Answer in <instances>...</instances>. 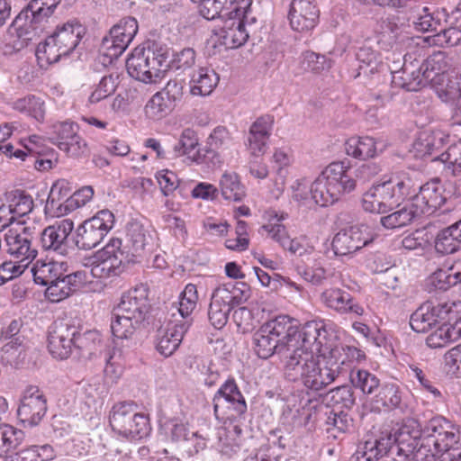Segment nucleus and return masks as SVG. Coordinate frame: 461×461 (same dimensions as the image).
<instances>
[{
  "mask_svg": "<svg viewBox=\"0 0 461 461\" xmlns=\"http://www.w3.org/2000/svg\"><path fill=\"white\" fill-rule=\"evenodd\" d=\"M420 217V212L414 207V203L411 198L403 205L395 207L388 214L382 216L380 223L387 230H393L405 227Z\"/></svg>",
  "mask_w": 461,
  "mask_h": 461,
  "instance_id": "obj_36",
  "label": "nucleus"
},
{
  "mask_svg": "<svg viewBox=\"0 0 461 461\" xmlns=\"http://www.w3.org/2000/svg\"><path fill=\"white\" fill-rule=\"evenodd\" d=\"M402 394L398 384L387 383L381 386L375 401L377 404L389 410H399L401 412H405L407 405L403 402Z\"/></svg>",
  "mask_w": 461,
  "mask_h": 461,
  "instance_id": "obj_43",
  "label": "nucleus"
},
{
  "mask_svg": "<svg viewBox=\"0 0 461 461\" xmlns=\"http://www.w3.org/2000/svg\"><path fill=\"white\" fill-rule=\"evenodd\" d=\"M86 33V28L77 20H69L50 35L51 41L61 49V53L68 55L78 45Z\"/></svg>",
  "mask_w": 461,
  "mask_h": 461,
  "instance_id": "obj_33",
  "label": "nucleus"
},
{
  "mask_svg": "<svg viewBox=\"0 0 461 461\" xmlns=\"http://www.w3.org/2000/svg\"><path fill=\"white\" fill-rule=\"evenodd\" d=\"M197 301L198 293L196 285L193 284L186 285L181 294L179 306L177 308L180 319H175L174 321L180 323H183V321H188L191 327L193 324L191 314L196 308Z\"/></svg>",
  "mask_w": 461,
  "mask_h": 461,
  "instance_id": "obj_46",
  "label": "nucleus"
},
{
  "mask_svg": "<svg viewBox=\"0 0 461 461\" xmlns=\"http://www.w3.org/2000/svg\"><path fill=\"white\" fill-rule=\"evenodd\" d=\"M350 382L365 394L373 393L380 384L379 379L374 374L364 369L351 371Z\"/></svg>",
  "mask_w": 461,
  "mask_h": 461,
  "instance_id": "obj_57",
  "label": "nucleus"
},
{
  "mask_svg": "<svg viewBox=\"0 0 461 461\" xmlns=\"http://www.w3.org/2000/svg\"><path fill=\"white\" fill-rule=\"evenodd\" d=\"M327 355L337 363L339 373L341 372L342 366L353 362H361L366 358V354L363 350L355 346L339 344L336 341V339L332 340Z\"/></svg>",
  "mask_w": 461,
  "mask_h": 461,
  "instance_id": "obj_42",
  "label": "nucleus"
},
{
  "mask_svg": "<svg viewBox=\"0 0 461 461\" xmlns=\"http://www.w3.org/2000/svg\"><path fill=\"white\" fill-rule=\"evenodd\" d=\"M420 63L421 70L423 69L427 76H429V81L433 80L434 75L436 76L440 73H444L448 68L447 58L442 51L433 53Z\"/></svg>",
  "mask_w": 461,
  "mask_h": 461,
  "instance_id": "obj_63",
  "label": "nucleus"
},
{
  "mask_svg": "<svg viewBox=\"0 0 461 461\" xmlns=\"http://www.w3.org/2000/svg\"><path fill=\"white\" fill-rule=\"evenodd\" d=\"M73 229L74 222L69 219H65L39 231L42 249L59 256L68 255L69 250L68 238Z\"/></svg>",
  "mask_w": 461,
  "mask_h": 461,
  "instance_id": "obj_24",
  "label": "nucleus"
},
{
  "mask_svg": "<svg viewBox=\"0 0 461 461\" xmlns=\"http://www.w3.org/2000/svg\"><path fill=\"white\" fill-rule=\"evenodd\" d=\"M414 181H416L414 179ZM416 189L408 197L414 203V207L421 216L434 214L445 203L447 198L444 194V187L438 178H434L419 186L415 182Z\"/></svg>",
  "mask_w": 461,
  "mask_h": 461,
  "instance_id": "obj_21",
  "label": "nucleus"
},
{
  "mask_svg": "<svg viewBox=\"0 0 461 461\" xmlns=\"http://www.w3.org/2000/svg\"><path fill=\"white\" fill-rule=\"evenodd\" d=\"M39 230L34 226L18 224L4 233L5 248L7 254L19 262H32L38 255L37 240Z\"/></svg>",
  "mask_w": 461,
  "mask_h": 461,
  "instance_id": "obj_11",
  "label": "nucleus"
},
{
  "mask_svg": "<svg viewBox=\"0 0 461 461\" xmlns=\"http://www.w3.org/2000/svg\"><path fill=\"white\" fill-rule=\"evenodd\" d=\"M356 57L359 62V75L361 73L365 75L374 74L381 64L380 54L367 43L363 44L357 50Z\"/></svg>",
  "mask_w": 461,
  "mask_h": 461,
  "instance_id": "obj_51",
  "label": "nucleus"
},
{
  "mask_svg": "<svg viewBox=\"0 0 461 461\" xmlns=\"http://www.w3.org/2000/svg\"><path fill=\"white\" fill-rule=\"evenodd\" d=\"M63 56L67 55L61 53V49L50 36L39 43L36 49V58L41 68H46L49 65L58 62Z\"/></svg>",
  "mask_w": 461,
  "mask_h": 461,
  "instance_id": "obj_52",
  "label": "nucleus"
},
{
  "mask_svg": "<svg viewBox=\"0 0 461 461\" xmlns=\"http://www.w3.org/2000/svg\"><path fill=\"white\" fill-rule=\"evenodd\" d=\"M114 215L109 210H101L86 220L77 229L76 245L80 249L95 248L113 228Z\"/></svg>",
  "mask_w": 461,
  "mask_h": 461,
  "instance_id": "obj_14",
  "label": "nucleus"
},
{
  "mask_svg": "<svg viewBox=\"0 0 461 461\" xmlns=\"http://www.w3.org/2000/svg\"><path fill=\"white\" fill-rule=\"evenodd\" d=\"M421 444L416 456L425 461H437L438 457L458 445V429L443 416H434L421 425Z\"/></svg>",
  "mask_w": 461,
  "mask_h": 461,
  "instance_id": "obj_6",
  "label": "nucleus"
},
{
  "mask_svg": "<svg viewBox=\"0 0 461 461\" xmlns=\"http://www.w3.org/2000/svg\"><path fill=\"white\" fill-rule=\"evenodd\" d=\"M198 4L200 14L206 20H214L225 10L228 13L242 12L249 5V0H191Z\"/></svg>",
  "mask_w": 461,
  "mask_h": 461,
  "instance_id": "obj_37",
  "label": "nucleus"
},
{
  "mask_svg": "<svg viewBox=\"0 0 461 461\" xmlns=\"http://www.w3.org/2000/svg\"><path fill=\"white\" fill-rule=\"evenodd\" d=\"M114 309L130 315L135 322H142L150 309L148 286L141 284L122 294Z\"/></svg>",
  "mask_w": 461,
  "mask_h": 461,
  "instance_id": "obj_25",
  "label": "nucleus"
},
{
  "mask_svg": "<svg viewBox=\"0 0 461 461\" xmlns=\"http://www.w3.org/2000/svg\"><path fill=\"white\" fill-rule=\"evenodd\" d=\"M456 285L461 287V258L456 261L450 258L445 259L427 279L429 292L447 291Z\"/></svg>",
  "mask_w": 461,
  "mask_h": 461,
  "instance_id": "obj_27",
  "label": "nucleus"
},
{
  "mask_svg": "<svg viewBox=\"0 0 461 461\" xmlns=\"http://www.w3.org/2000/svg\"><path fill=\"white\" fill-rule=\"evenodd\" d=\"M296 343L292 348L294 350H305L312 355H327L332 340L336 336L329 332L323 322L312 321L306 322L300 330L296 326Z\"/></svg>",
  "mask_w": 461,
  "mask_h": 461,
  "instance_id": "obj_15",
  "label": "nucleus"
},
{
  "mask_svg": "<svg viewBox=\"0 0 461 461\" xmlns=\"http://www.w3.org/2000/svg\"><path fill=\"white\" fill-rule=\"evenodd\" d=\"M444 164V168L452 175L459 176V184H456V193L461 195V142L450 145L447 149L433 158Z\"/></svg>",
  "mask_w": 461,
  "mask_h": 461,
  "instance_id": "obj_45",
  "label": "nucleus"
},
{
  "mask_svg": "<svg viewBox=\"0 0 461 461\" xmlns=\"http://www.w3.org/2000/svg\"><path fill=\"white\" fill-rule=\"evenodd\" d=\"M128 237L131 243V252L130 257L134 259L141 255L149 245L151 237L147 234L145 229L138 223L131 224L128 230Z\"/></svg>",
  "mask_w": 461,
  "mask_h": 461,
  "instance_id": "obj_54",
  "label": "nucleus"
},
{
  "mask_svg": "<svg viewBox=\"0 0 461 461\" xmlns=\"http://www.w3.org/2000/svg\"><path fill=\"white\" fill-rule=\"evenodd\" d=\"M421 437L420 422L414 418L403 419L393 436H366L350 461H425L416 456Z\"/></svg>",
  "mask_w": 461,
  "mask_h": 461,
  "instance_id": "obj_1",
  "label": "nucleus"
},
{
  "mask_svg": "<svg viewBox=\"0 0 461 461\" xmlns=\"http://www.w3.org/2000/svg\"><path fill=\"white\" fill-rule=\"evenodd\" d=\"M376 236L368 226H352L339 230L333 237L331 248L336 256H349L368 246Z\"/></svg>",
  "mask_w": 461,
  "mask_h": 461,
  "instance_id": "obj_19",
  "label": "nucleus"
},
{
  "mask_svg": "<svg viewBox=\"0 0 461 461\" xmlns=\"http://www.w3.org/2000/svg\"><path fill=\"white\" fill-rule=\"evenodd\" d=\"M301 65L303 70L318 74L329 69L331 67V61L324 55L306 51L303 54Z\"/></svg>",
  "mask_w": 461,
  "mask_h": 461,
  "instance_id": "obj_64",
  "label": "nucleus"
},
{
  "mask_svg": "<svg viewBox=\"0 0 461 461\" xmlns=\"http://www.w3.org/2000/svg\"><path fill=\"white\" fill-rule=\"evenodd\" d=\"M119 78L118 74H110L103 77L94 92L90 95L89 102L96 104L113 95L120 83Z\"/></svg>",
  "mask_w": 461,
  "mask_h": 461,
  "instance_id": "obj_58",
  "label": "nucleus"
},
{
  "mask_svg": "<svg viewBox=\"0 0 461 461\" xmlns=\"http://www.w3.org/2000/svg\"><path fill=\"white\" fill-rule=\"evenodd\" d=\"M315 181L310 185L306 179H297L291 185L292 198L299 205L309 209L315 205L326 206L325 203L320 201L321 196L315 192Z\"/></svg>",
  "mask_w": 461,
  "mask_h": 461,
  "instance_id": "obj_39",
  "label": "nucleus"
},
{
  "mask_svg": "<svg viewBox=\"0 0 461 461\" xmlns=\"http://www.w3.org/2000/svg\"><path fill=\"white\" fill-rule=\"evenodd\" d=\"M284 372L289 381H301L306 388L320 391L338 378L339 368L329 355L294 350L285 357Z\"/></svg>",
  "mask_w": 461,
  "mask_h": 461,
  "instance_id": "obj_3",
  "label": "nucleus"
},
{
  "mask_svg": "<svg viewBox=\"0 0 461 461\" xmlns=\"http://www.w3.org/2000/svg\"><path fill=\"white\" fill-rule=\"evenodd\" d=\"M190 329V322L183 321V323L170 321L165 328H160L157 333V350L167 357L174 354L182 342L184 336Z\"/></svg>",
  "mask_w": 461,
  "mask_h": 461,
  "instance_id": "obj_28",
  "label": "nucleus"
},
{
  "mask_svg": "<svg viewBox=\"0 0 461 461\" xmlns=\"http://www.w3.org/2000/svg\"><path fill=\"white\" fill-rule=\"evenodd\" d=\"M122 240L113 238L100 250L92 257L91 275L93 277L106 279L119 276L122 274L128 264L135 259L130 257V253L122 247Z\"/></svg>",
  "mask_w": 461,
  "mask_h": 461,
  "instance_id": "obj_10",
  "label": "nucleus"
},
{
  "mask_svg": "<svg viewBox=\"0 0 461 461\" xmlns=\"http://www.w3.org/2000/svg\"><path fill=\"white\" fill-rule=\"evenodd\" d=\"M446 140V136L441 131H423L413 142V151L416 157L424 158L433 155L441 149Z\"/></svg>",
  "mask_w": 461,
  "mask_h": 461,
  "instance_id": "obj_41",
  "label": "nucleus"
},
{
  "mask_svg": "<svg viewBox=\"0 0 461 461\" xmlns=\"http://www.w3.org/2000/svg\"><path fill=\"white\" fill-rule=\"evenodd\" d=\"M321 303L328 308L340 313L362 315L364 309L357 303L352 295L340 288H328L321 294Z\"/></svg>",
  "mask_w": 461,
  "mask_h": 461,
  "instance_id": "obj_32",
  "label": "nucleus"
},
{
  "mask_svg": "<svg viewBox=\"0 0 461 461\" xmlns=\"http://www.w3.org/2000/svg\"><path fill=\"white\" fill-rule=\"evenodd\" d=\"M167 49L153 42L147 48H136L126 60L130 77L145 84L160 80L169 67Z\"/></svg>",
  "mask_w": 461,
  "mask_h": 461,
  "instance_id": "obj_7",
  "label": "nucleus"
},
{
  "mask_svg": "<svg viewBox=\"0 0 461 461\" xmlns=\"http://www.w3.org/2000/svg\"><path fill=\"white\" fill-rule=\"evenodd\" d=\"M435 249L442 254H452L461 249V245L450 226L438 232L435 240Z\"/></svg>",
  "mask_w": 461,
  "mask_h": 461,
  "instance_id": "obj_62",
  "label": "nucleus"
},
{
  "mask_svg": "<svg viewBox=\"0 0 461 461\" xmlns=\"http://www.w3.org/2000/svg\"><path fill=\"white\" fill-rule=\"evenodd\" d=\"M410 325L417 333L435 328L426 343L431 348H443L461 338V301L426 303L411 314Z\"/></svg>",
  "mask_w": 461,
  "mask_h": 461,
  "instance_id": "obj_2",
  "label": "nucleus"
},
{
  "mask_svg": "<svg viewBox=\"0 0 461 461\" xmlns=\"http://www.w3.org/2000/svg\"><path fill=\"white\" fill-rule=\"evenodd\" d=\"M429 82V76L421 70V63L416 59L409 61L407 56L402 68L392 74V85L406 91H418Z\"/></svg>",
  "mask_w": 461,
  "mask_h": 461,
  "instance_id": "obj_26",
  "label": "nucleus"
},
{
  "mask_svg": "<svg viewBox=\"0 0 461 461\" xmlns=\"http://www.w3.org/2000/svg\"><path fill=\"white\" fill-rule=\"evenodd\" d=\"M249 5L251 1L249 0ZM250 5L244 8L242 12H229L225 9L220 16L223 24L215 32V43L224 46L226 49H236L242 46L249 39V32L245 28L247 14Z\"/></svg>",
  "mask_w": 461,
  "mask_h": 461,
  "instance_id": "obj_13",
  "label": "nucleus"
},
{
  "mask_svg": "<svg viewBox=\"0 0 461 461\" xmlns=\"http://www.w3.org/2000/svg\"><path fill=\"white\" fill-rule=\"evenodd\" d=\"M387 146V141L381 138L351 137L345 143V150L348 156L365 160L379 156L386 149Z\"/></svg>",
  "mask_w": 461,
  "mask_h": 461,
  "instance_id": "obj_29",
  "label": "nucleus"
},
{
  "mask_svg": "<svg viewBox=\"0 0 461 461\" xmlns=\"http://www.w3.org/2000/svg\"><path fill=\"white\" fill-rule=\"evenodd\" d=\"M250 297L249 286L244 282H229L214 289L211 300L232 310Z\"/></svg>",
  "mask_w": 461,
  "mask_h": 461,
  "instance_id": "obj_31",
  "label": "nucleus"
},
{
  "mask_svg": "<svg viewBox=\"0 0 461 461\" xmlns=\"http://www.w3.org/2000/svg\"><path fill=\"white\" fill-rule=\"evenodd\" d=\"M138 22L134 17L127 16L113 25L109 34L104 36L101 44L103 55L112 61L118 59L128 48L138 32Z\"/></svg>",
  "mask_w": 461,
  "mask_h": 461,
  "instance_id": "obj_16",
  "label": "nucleus"
},
{
  "mask_svg": "<svg viewBox=\"0 0 461 461\" xmlns=\"http://www.w3.org/2000/svg\"><path fill=\"white\" fill-rule=\"evenodd\" d=\"M219 82L218 75L211 68H200L194 72L189 85L193 95L205 96L210 95Z\"/></svg>",
  "mask_w": 461,
  "mask_h": 461,
  "instance_id": "obj_40",
  "label": "nucleus"
},
{
  "mask_svg": "<svg viewBox=\"0 0 461 461\" xmlns=\"http://www.w3.org/2000/svg\"><path fill=\"white\" fill-rule=\"evenodd\" d=\"M430 45L442 48L455 47L461 43V29L458 27H448L440 30L439 32L427 38Z\"/></svg>",
  "mask_w": 461,
  "mask_h": 461,
  "instance_id": "obj_60",
  "label": "nucleus"
},
{
  "mask_svg": "<svg viewBox=\"0 0 461 461\" xmlns=\"http://www.w3.org/2000/svg\"><path fill=\"white\" fill-rule=\"evenodd\" d=\"M315 192L326 206L356 189V180L348 174V166L343 161L332 162L315 179Z\"/></svg>",
  "mask_w": 461,
  "mask_h": 461,
  "instance_id": "obj_8",
  "label": "nucleus"
},
{
  "mask_svg": "<svg viewBox=\"0 0 461 461\" xmlns=\"http://www.w3.org/2000/svg\"><path fill=\"white\" fill-rule=\"evenodd\" d=\"M61 0H30L16 15L8 28L11 35L18 38L26 36L37 25L48 21L54 14Z\"/></svg>",
  "mask_w": 461,
  "mask_h": 461,
  "instance_id": "obj_12",
  "label": "nucleus"
},
{
  "mask_svg": "<svg viewBox=\"0 0 461 461\" xmlns=\"http://www.w3.org/2000/svg\"><path fill=\"white\" fill-rule=\"evenodd\" d=\"M65 271L63 263L43 259H38L31 269L34 282L44 286L59 279Z\"/></svg>",
  "mask_w": 461,
  "mask_h": 461,
  "instance_id": "obj_38",
  "label": "nucleus"
},
{
  "mask_svg": "<svg viewBox=\"0 0 461 461\" xmlns=\"http://www.w3.org/2000/svg\"><path fill=\"white\" fill-rule=\"evenodd\" d=\"M86 282V276L85 272L77 271L68 275L63 272L59 279L46 285V297L53 303L60 302L80 289Z\"/></svg>",
  "mask_w": 461,
  "mask_h": 461,
  "instance_id": "obj_30",
  "label": "nucleus"
},
{
  "mask_svg": "<svg viewBox=\"0 0 461 461\" xmlns=\"http://www.w3.org/2000/svg\"><path fill=\"white\" fill-rule=\"evenodd\" d=\"M12 107L20 113L34 118L38 122H42L45 116L44 102L32 95L14 101Z\"/></svg>",
  "mask_w": 461,
  "mask_h": 461,
  "instance_id": "obj_47",
  "label": "nucleus"
},
{
  "mask_svg": "<svg viewBox=\"0 0 461 461\" xmlns=\"http://www.w3.org/2000/svg\"><path fill=\"white\" fill-rule=\"evenodd\" d=\"M75 334H77V326L70 320L55 321L49 331L50 353L56 358L67 359L75 352Z\"/></svg>",
  "mask_w": 461,
  "mask_h": 461,
  "instance_id": "obj_20",
  "label": "nucleus"
},
{
  "mask_svg": "<svg viewBox=\"0 0 461 461\" xmlns=\"http://www.w3.org/2000/svg\"><path fill=\"white\" fill-rule=\"evenodd\" d=\"M100 334L96 330H86L84 333L75 334V353L78 357H87L94 354L96 346L100 343Z\"/></svg>",
  "mask_w": 461,
  "mask_h": 461,
  "instance_id": "obj_50",
  "label": "nucleus"
},
{
  "mask_svg": "<svg viewBox=\"0 0 461 461\" xmlns=\"http://www.w3.org/2000/svg\"><path fill=\"white\" fill-rule=\"evenodd\" d=\"M47 411V400L43 393L35 386L28 387L17 410L21 423L26 427L37 426Z\"/></svg>",
  "mask_w": 461,
  "mask_h": 461,
  "instance_id": "obj_22",
  "label": "nucleus"
},
{
  "mask_svg": "<svg viewBox=\"0 0 461 461\" xmlns=\"http://www.w3.org/2000/svg\"><path fill=\"white\" fill-rule=\"evenodd\" d=\"M109 423L113 430L131 440L147 437L150 425L147 415L138 411L133 402H121L114 404L110 411Z\"/></svg>",
  "mask_w": 461,
  "mask_h": 461,
  "instance_id": "obj_9",
  "label": "nucleus"
},
{
  "mask_svg": "<svg viewBox=\"0 0 461 461\" xmlns=\"http://www.w3.org/2000/svg\"><path fill=\"white\" fill-rule=\"evenodd\" d=\"M174 104L165 98L159 92L156 93L145 106V113L148 117L153 120H159L167 115Z\"/></svg>",
  "mask_w": 461,
  "mask_h": 461,
  "instance_id": "obj_61",
  "label": "nucleus"
},
{
  "mask_svg": "<svg viewBox=\"0 0 461 461\" xmlns=\"http://www.w3.org/2000/svg\"><path fill=\"white\" fill-rule=\"evenodd\" d=\"M296 325L287 315H279L263 323L253 335L257 355L264 359L275 353L291 354L296 343Z\"/></svg>",
  "mask_w": 461,
  "mask_h": 461,
  "instance_id": "obj_5",
  "label": "nucleus"
},
{
  "mask_svg": "<svg viewBox=\"0 0 461 461\" xmlns=\"http://www.w3.org/2000/svg\"><path fill=\"white\" fill-rule=\"evenodd\" d=\"M213 411L217 419L242 416L247 411V402L233 378L226 380L215 393Z\"/></svg>",
  "mask_w": 461,
  "mask_h": 461,
  "instance_id": "obj_17",
  "label": "nucleus"
},
{
  "mask_svg": "<svg viewBox=\"0 0 461 461\" xmlns=\"http://www.w3.org/2000/svg\"><path fill=\"white\" fill-rule=\"evenodd\" d=\"M140 323L135 322L130 315L122 314L113 308L111 318V330L113 337L117 339L131 338Z\"/></svg>",
  "mask_w": 461,
  "mask_h": 461,
  "instance_id": "obj_44",
  "label": "nucleus"
},
{
  "mask_svg": "<svg viewBox=\"0 0 461 461\" xmlns=\"http://www.w3.org/2000/svg\"><path fill=\"white\" fill-rule=\"evenodd\" d=\"M220 188L224 199L241 201L245 196V189L235 173H224L220 180Z\"/></svg>",
  "mask_w": 461,
  "mask_h": 461,
  "instance_id": "obj_49",
  "label": "nucleus"
},
{
  "mask_svg": "<svg viewBox=\"0 0 461 461\" xmlns=\"http://www.w3.org/2000/svg\"><path fill=\"white\" fill-rule=\"evenodd\" d=\"M71 186L65 179L57 180L51 186L46 204L45 212L51 217H60L68 213L67 200L71 196Z\"/></svg>",
  "mask_w": 461,
  "mask_h": 461,
  "instance_id": "obj_35",
  "label": "nucleus"
},
{
  "mask_svg": "<svg viewBox=\"0 0 461 461\" xmlns=\"http://www.w3.org/2000/svg\"><path fill=\"white\" fill-rule=\"evenodd\" d=\"M326 401L338 410L350 409L355 403L351 388L348 385L338 386L330 390L326 395Z\"/></svg>",
  "mask_w": 461,
  "mask_h": 461,
  "instance_id": "obj_56",
  "label": "nucleus"
},
{
  "mask_svg": "<svg viewBox=\"0 0 461 461\" xmlns=\"http://www.w3.org/2000/svg\"><path fill=\"white\" fill-rule=\"evenodd\" d=\"M415 189L412 173L406 170L393 172L387 180L373 185L363 194L362 208L372 213H388L399 207Z\"/></svg>",
  "mask_w": 461,
  "mask_h": 461,
  "instance_id": "obj_4",
  "label": "nucleus"
},
{
  "mask_svg": "<svg viewBox=\"0 0 461 461\" xmlns=\"http://www.w3.org/2000/svg\"><path fill=\"white\" fill-rule=\"evenodd\" d=\"M320 10L315 0H291L287 20L291 29L298 32H308L318 23Z\"/></svg>",
  "mask_w": 461,
  "mask_h": 461,
  "instance_id": "obj_23",
  "label": "nucleus"
},
{
  "mask_svg": "<svg viewBox=\"0 0 461 461\" xmlns=\"http://www.w3.org/2000/svg\"><path fill=\"white\" fill-rule=\"evenodd\" d=\"M24 439V433L11 425L0 426V456L19 447Z\"/></svg>",
  "mask_w": 461,
  "mask_h": 461,
  "instance_id": "obj_55",
  "label": "nucleus"
},
{
  "mask_svg": "<svg viewBox=\"0 0 461 461\" xmlns=\"http://www.w3.org/2000/svg\"><path fill=\"white\" fill-rule=\"evenodd\" d=\"M209 150L205 157L212 159L214 166H221L224 161L227 152L234 146L233 139L224 126L216 127L208 139Z\"/></svg>",
  "mask_w": 461,
  "mask_h": 461,
  "instance_id": "obj_34",
  "label": "nucleus"
},
{
  "mask_svg": "<svg viewBox=\"0 0 461 461\" xmlns=\"http://www.w3.org/2000/svg\"><path fill=\"white\" fill-rule=\"evenodd\" d=\"M308 263L303 261L296 264L297 274L312 285H320L326 279V269L314 258H308Z\"/></svg>",
  "mask_w": 461,
  "mask_h": 461,
  "instance_id": "obj_48",
  "label": "nucleus"
},
{
  "mask_svg": "<svg viewBox=\"0 0 461 461\" xmlns=\"http://www.w3.org/2000/svg\"><path fill=\"white\" fill-rule=\"evenodd\" d=\"M77 124L71 122H56L51 126L50 140L60 149L61 142H68L77 134Z\"/></svg>",
  "mask_w": 461,
  "mask_h": 461,
  "instance_id": "obj_59",
  "label": "nucleus"
},
{
  "mask_svg": "<svg viewBox=\"0 0 461 461\" xmlns=\"http://www.w3.org/2000/svg\"><path fill=\"white\" fill-rule=\"evenodd\" d=\"M407 9L408 21L420 32L437 31L447 23L448 13L445 8L429 5L426 0H412Z\"/></svg>",
  "mask_w": 461,
  "mask_h": 461,
  "instance_id": "obj_18",
  "label": "nucleus"
},
{
  "mask_svg": "<svg viewBox=\"0 0 461 461\" xmlns=\"http://www.w3.org/2000/svg\"><path fill=\"white\" fill-rule=\"evenodd\" d=\"M5 194L7 202L11 205L15 219L25 216L32 211V197L24 191L16 189Z\"/></svg>",
  "mask_w": 461,
  "mask_h": 461,
  "instance_id": "obj_53",
  "label": "nucleus"
}]
</instances>
